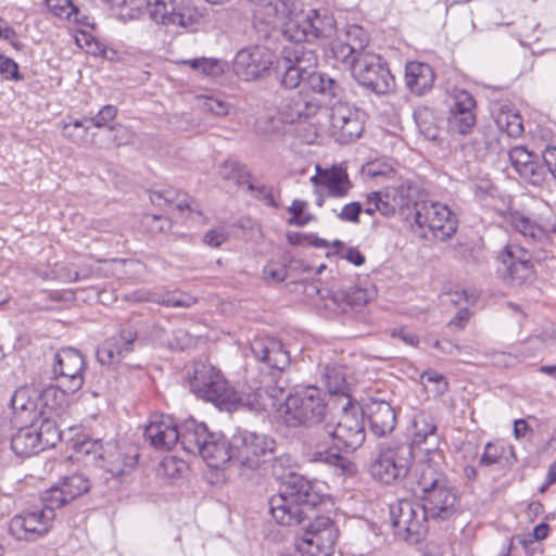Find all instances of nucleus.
Returning <instances> with one entry per match:
<instances>
[{
  "label": "nucleus",
  "instance_id": "f257e3e1",
  "mask_svg": "<svg viewBox=\"0 0 556 556\" xmlns=\"http://www.w3.org/2000/svg\"><path fill=\"white\" fill-rule=\"evenodd\" d=\"M202 458L212 468H224L230 460L242 466L256 468L262 457L274 452L275 441L264 434L239 429L230 440L222 433L208 430L205 439Z\"/></svg>",
  "mask_w": 556,
  "mask_h": 556
},
{
  "label": "nucleus",
  "instance_id": "f03ea898",
  "mask_svg": "<svg viewBox=\"0 0 556 556\" xmlns=\"http://www.w3.org/2000/svg\"><path fill=\"white\" fill-rule=\"evenodd\" d=\"M250 349L256 361L264 364L268 369L275 370V372L270 374L268 381L253 393L244 396L239 395L240 400L233 410L243 406L249 410L260 413L266 410L269 405L275 406L274 400L282 395L286 380L280 375L289 367L290 355L281 341L275 338H255L251 342Z\"/></svg>",
  "mask_w": 556,
  "mask_h": 556
},
{
  "label": "nucleus",
  "instance_id": "7ed1b4c3",
  "mask_svg": "<svg viewBox=\"0 0 556 556\" xmlns=\"http://www.w3.org/2000/svg\"><path fill=\"white\" fill-rule=\"evenodd\" d=\"M323 503V496L315 490L311 480L302 475L289 477L281 485L278 494L269 498V511L277 523L298 526L313 517L317 506Z\"/></svg>",
  "mask_w": 556,
  "mask_h": 556
},
{
  "label": "nucleus",
  "instance_id": "20e7f679",
  "mask_svg": "<svg viewBox=\"0 0 556 556\" xmlns=\"http://www.w3.org/2000/svg\"><path fill=\"white\" fill-rule=\"evenodd\" d=\"M144 437L155 448L170 450L179 443L187 453L202 457L208 428L204 422H199L193 418L177 426L169 417H155L146 427Z\"/></svg>",
  "mask_w": 556,
  "mask_h": 556
},
{
  "label": "nucleus",
  "instance_id": "39448f33",
  "mask_svg": "<svg viewBox=\"0 0 556 556\" xmlns=\"http://www.w3.org/2000/svg\"><path fill=\"white\" fill-rule=\"evenodd\" d=\"M420 491V506L428 519L445 521L457 511L458 495L443 471H431L419 475L416 480Z\"/></svg>",
  "mask_w": 556,
  "mask_h": 556
},
{
  "label": "nucleus",
  "instance_id": "423d86ee",
  "mask_svg": "<svg viewBox=\"0 0 556 556\" xmlns=\"http://www.w3.org/2000/svg\"><path fill=\"white\" fill-rule=\"evenodd\" d=\"M190 390L199 399L212 402L219 409L231 412L239 402V394L219 369L211 364L195 362L190 374Z\"/></svg>",
  "mask_w": 556,
  "mask_h": 556
},
{
  "label": "nucleus",
  "instance_id": "0eeeda50",
  "mask_svg": "<svg viewBox=\"0 0 556 556\" xmlns=\"http://www.w3.org/2000/svg\"><path fill=\"white\" fill-rule=\"evenodd\" d=\"M328 405L321 391L313 386L287 395L280 418L287 427L313 426L325 420Z\"/></svg>",
  "mask_w": 556,
  "mask_h": 556
},
{
  "label": "nucleus",
  "instance_id": "6e6552de",
  "mask_svg": "<svg viewBox=\"0 0 556 556\" xmlns=\"http://www.w3.org/2000/svg\"><path fill=\"white\" fill-rule=\"evenodd\" d=\"M412 464L410 445L406 441L391 440L379 445L369 472L376 481L392 484L406 478Z\"/></svg>",
  "mask_w": 556,
  "mask_h": 556
},
{
  "label": "nucleus",
  "instance_id": "1a4fd4ad",
  "mask_svg": "<svg viewBox=\"0 0 556 556\" xmlns=\"http://www.w3.org/2000/svg\"><path fill=\"white\" fill-rule=\"evenodd\" d=\"M85 359L81 353L73 348H63L54 354L52 375L54 379H61V390L49 387L41 393V399L48 405V399L60 393H74L84 384Z\"/></svg>",
  "mask_w": 556,
  "mask_h": 556
},
{
  "label": "nucleus",
  "instance_id": "9d476101",
  "mask_svg": "<svg viewBox=\"0 0 556 556\" xmlns=\"http://www.w3.org/2000/svg\"><path fill=\"white\" fill-rule=\"evenodd\" d=\"M318 58L314 49L305 45L287 46L277 61L276 72L280 85L287 89H294L316 72Z\"/></svg>",
  "mask_w": 556,
  "mask_h": 556
},
{
  "label": "nucleus",
  "instance_id": "9b49d317",
  "mask_svg": "<svg viewBox=\"0 0 556 556\" xmlns=\"http://www.w3.org/2000/svg\"><path fill=\"white\" fill-rule=\"evenodd\" d=\"M81 453L86 465L103 469L113 478L129 473L138 460L137 454L123 452L115 442H86Z\"/></svg>",
  "mask_w": 556,
  "mask_h": 556
},
{
  "label": "nucleus",
  "instance_id": "f8f14e48",
  "mask_svg": "<svg viewBox=\"0 0 556 556\" xmlns=\"http://www.w3.org/2000/svg\"><path fill=\"white\" fill-rule=\"evenodd\" d=\"M325 430L338 450L355 451L363 445L366 432L361 406L346 397L336 425H326Z\"/></svg>",
  "mask_w": 556,
  "mask_h": 556
},
{
  "label": "nucleus",
  "instance_id": "ddd939ff",
  "mask_svg": "<svg viewBox=\"0 0 556 556\" xmlns=\"http://www.w3.org/2000/svg\"><path fill=\"white\" fill-rule=\"evenodd\" d=\"M338 539V529L331 518L317 516L298 534V549L281 556H330Z\"/></svg>",
  "mask_w": 556,
  "mask_h": 556
},
{
  "label": "nucleus",
  "instance_id": "4468645a",
  "mask_svg": "<svg viewBox=\"0 0 556 556\" xmlns=\"http://www.w3.org/2000/svg\"><path fill=\"white\" fill-rule=\"evenodd\" d=\"M428 520L420 504L400 500L390 505V521L394 534L408 544H418L426 538Z\"/></svg>",
  "mask_w": 556,
  "mask_h": 556
},
{
  "label": "nucleus",
  "instance_id": "2eb2a0df",
  "mask_svg": "<svg viewBox=\"0 0 556 556\" xmlns=\"http://www.w3.org/2000/svg\"><path fill=\"white\" fill-rule=\"evenodd\" d=\"M55 509L41 502V506H34L14 515L9 522V533L21 542H36L43 538L53 527Z\"/></svg>",
  "mask_w": 556,
  "mask_h": 556
},
{
  "label": "nucleus",
  "instance_id": "dca6fc26",
  "mask_svg": "<svg viewBox=\"0 0 556 556\" xmlns=\"http://www.w3.org/2000/svg\"><path fill=\"white\" fill-rule=\"evenodd\" d=\"M352 75L359 86L376 94H387L394 87V77L387 62L378 54H361Z\"/></svg>",
  "mask_w": 556,
  "mask_h": 556
},
{
  "label": "nucleus",
  "instance_id": "f3484780",
  "mask_svg": "<svg viewBox=\"0 0 556 556\" xmlns=\"http://www.w3.org/2000/svg\"><path fill=\"white\" fill-rule=\"evenodd\" d=\"M274 53L264 46H249L240 49L233 60L236 75L244 81L265 78L274 64Z\"/></svg>",
  "mask_w": 556,
  "mask_h": 556
},
{
  "label": "nucleus",
  "instance_id": "a211bd4d",
  "mask_svg": "<svg viewBox=\"0 0 556 556\" xmlns=\"http://www.w3.org/2000/svg\"><path fill=\"white\" fill-rule=\"evenodd\" d=\"M364 113L342 99L330 106V132L339 143L357 139L364 130Z\"/></svg>",
  "mask_w": 556,
  "mask_h": 556
},
{
  "label": "nucleus",
  "instance_id": "6ab92c4d",
  "mask_svg": "<svg viewBox=\"0 0 556 556\" xmlns=\"http://www.w3.org/2000/svg\"><path fill=\"white\" fill-rule=\"evenodd\" d=\"M506 220L516 231L533 242L548 241L549 235L556 232V216L549 207L533 217L511 211Z\"/></svg>",
  "mask_w": 556,
  "mask_h": 556
},
{
  "label": "nucleus",
  "instance_id": "aec40b11",
  "mask_svg": "<svg viewBox=\"0 0 556 556\" xmlns=\"http://www.w3.org/2000/svg\"><path fill=\"white\" fill-rule=\"evenodd\" d=\"M505 266L503 280L510 286H522L534 280L535 271L530 261V254L523 248L515 244L506 245L498 254Z\"/></svg>",
  "mask_w": 556,
  "mask_h": 556
},
{
  "label": "nucleus",
  "instance_id": "412c9836",
  "mask_svg": "<svg viewBox=\"0 0 556 556\" xmlns=\"http://www.w3.org/2000/svg\"><path fill=\"white\" fill-rule=\"evenodd\" d=\"M90 489L89 479L83 473H73L62 479L58 484L43 491L40 500L55 510L81 496Z\"/></svg>",
  "mask_w": 556,
  "mask_h": 556
},
{
  "label": "nucleus",
  "instance_id": "4be33fe9",
  "mask_svg": "<svg viewBox=\"0 0 556 556\" xmlns=\"http://www.w3.org/2000/svg\"><path fill=\"white\" fill-rule=\"evenodd\" d=\"M315 169L316 174L311 177V182L315 188H325L330 198H344L353 188L346 168L342 164H333L326 168L317 164Z\"/></svg>",
  "mask_w": 556,
  "mask_h": 556
},
{
  "label": "nucleus",
  "instance_id": "5701e85b",
  "mask_svg": "<svg viewBox=\"0 0 556 556\" xmlns=\"http://www.w3.org/2000/svg\"><path fill=\"white\" fill-rule=\"evenodd\" d=\"M256 4L254 25L265 37L292 14V4L289 0H260Z\"/></svg>",
  "mask_w": 556,
  "mask_h": 556
},
{
  "label": "nucleus",
  "instance_id": "b1692460",
  "mask_svg": "<svg viewBox=\"0 0 556 556\" xmlns=\"http://www.w3.org/2000/svg\"><path fill=\"white\" fill-rule=\"evenodd\" d=\"M137 332L130 326H125L119 333L106 339L97 349V358L103 365L118 364L134 349Z\"/></svg>",
  "mask_w": 556,
  "mask_h": 556
},
{
  "label": "nucleus",
  "instance_id": "393cba45",
  "mask_svg": "<svg viewBox=\"0 0 556 556\" xmlns=\"http://www.w3.org/2000/svg\"><path fill=\"white\" fill-rule=\"evenodd\" d=\"M440 434L437 433L434 435L426 438V440H421L419 444H409L412 447V462L415 457L418 459V464L416 465V476L430 469L431 471H443L444 466V454L440 448Z\"/></svg>",
  "mask_w": 556,
  "mask_h": 556
},
{
  "label": "nucleus",
  "instance_id": "a878e982",
  "mask_svg": "<svg viewBox=\"0 0 556 556\" xmlns=\"http://www.w3.org/2000/svg\"><path fill=\"white\" fill-rule=\"evenodd\" d=\"M363 417L366 415L370 430L377 437L391 433L396 425V415L391 404L383 400L370 399L361 407Z\"/></svg>",
  "mask_w": 556,
  "mask_h": 556
},
{
  "label": "nucleus",
  "instance_id": "bb28decb",
  "mask_svg": "<svg viewBox=\"0 0 556 556\" xmlns=\"http://www.w3.org/2000/svg\"><path fill=\"white\" fill-rule=\"evenodd\" d=\"M38 399V392L28 387H22L13 393L10 405L15 422L28 424L34 422L38 418L40 415Z\"/></svg>",
  "mask_w": 556,
  "mask_h": 556
},
{
  "label": "nucleus",
  "instance_id": "cd10ccee",
  "mask_svg": "<svg viewBox=\"0 0 556 556\" xmlns=\"http://www.w3.org/2000/svg\"><path fill=\"white\" fill-rule=\"evenodd\" d=\"M346 36L349 37V39H351L352 37H359L357 46L352 45L351 42H343L342 40L339 39L333 40L330 43L329 53L337 61L350 65L353 71L356 61L361 58V54H366V52L363 49L367 42V38L365 37L363 29L357 26L351 27L348 30Z\"/></svg>",
  "mask_w": 556,
  "mask_h": 556
},
{
  "label": "nucleus",
  "instance_id": "c85d7f7f",
  "mask_svg": "<svg viewBox=\"0 0 556 556\" xmlns=\"http://www.w3.org/2000/svg\"><path fill=\"white\" fill-rule=\"evenodd\" d=\"M93 126L90 124L88 116L77 118L68 123H64L62 127L63 136L73 143L88 148L97 147L104 149V144L98 139V132H90Z\"/></svg>",
  "mask_w": 556,
  "mask_h": 556
},
{
  "label": "nucleus",
  "instance_id": "c756f323",
  "mask_svg": "<svg viewBox=\"0 0 556 556\" xmlns=\"http://www.w3.org/2000/svg\"><path fill=\"white\" fill-rule=\"evenodd\" d=\"M302 83L313 92L319 93L324 100L327 101L329 106L343 99V87L337 79L330 77L328 74L316 71Z\"/></svg>",
  "mask_w": 556,
  "mask_h": 556
},
{
  "label": "nucleus",
  "instance_id": "7c9ffc66",
  "mask_svg": "<svg viewBox=\"0 0 556 556\" xmlns=\"http://www.w3.org/2000/svg\"><path fill=\"white\" fill-rule=\"evenodd\" d=\"M431 66L422 62H408L405 66L406 87L415 94L421 96L430 90L434 83Z\"/></svg>",
  "mask_w": 556,
  "mask_h": 556
},
{
  "label": "nucleus",
  "instance_id": "2f4dec72",
  "mask_svg": "<svg viewBox=\"0 0 556 556\" xmlns=\"http://www.w3.org/2000/svg\"><path fill=\"white\" fill-rule=\"evenodd\" d=\"M465 156L472 160H483L490 153L500 150V140L495 134L478 129L473 136L462 144Z\"/></svg>",
  "mask_w": 556,
  "mask_h": 556
},
{
  "label": "nucleus",
  "instance_id": "473e14b6",
  "mask_svg": "<svg viewBox=\"0 0 556 556\" xmlns=\"http://www.w3.org/2000/svg\"><path fill=\"white\" fill-rule=\"evenodd\" d=\"M312 28L309 27V17L304 12L291 14L281 26L282 36L294 45H311Z\"/></svg>",
  "mask_w": 556,
  "mask_h": 556
},
{
  "label": "nucleus",
  "instance_id": "72a5a7b5",
  "mask_svg": "<svg viewBox=\"0 0 556 556\" xmlns=\"http://www.w3.org/2000/svg\"><path fill=\"white\" fill-rule=\"evenodd\" d=\"M11 438V448L21 457H28L40 452L37 426L34 422L22 424Z\"/></svg>",
  "mask_w": 556,
  "mask_h": 556
},
{
  "label": "nucleus",
  "instance_id": "f704fd0d",
  "mask_svg": "<svg viewBox=\"0 0 556 556\" xmlns=\"http://www.w3.org/2000/svg\"><path fill=\"white\" fill-rule=\"evenodd\" d=\"M388 189L391 194L388 195V198H391L392 202H394L400 215L406 222H410L414 202H418L416 200L418 193L417 187L409 181H402L388 187Z\"/></svg>",
  "mask_w": 556,
  "mask_h": 556
},
{
  "label": "nucleus",
  "instance_id": "c9c22d12",
  "mask_svg": "<svg viewBox=\"0 0 556 556\" xmlns=\"http://www.w3.org/2000/svg\"><path fill=\"white\" fill-rule=\"evenodd\" d=\"M444 204L439 202L420 201L414 202L413 214L410 216V225L416 226L418 236L422 239H428L430 224H433L437 216L440 215L439 206Z\"/></svg>",
  "mask_w": 556,
  "mask_h": 556
},
{
  "label": "nucleus",
  "instance_id": "e433bc0d",
  "mask_svg": "<svg viewBox=\"0 0 556 556\" xmlns=\"http://www.w3.org/2000/svg\"><path fill=\"white\" fill-rule=\"evenodd\" d=\"M312 462L323 463L329 467L337 477H351L356 473V465L348 457L331 450L316 451Z\"/></svg>",
  "mask_w": 556,
  "mask_h": 556
},
{
  "label": "nucleus",
  "instance_id": "4c0bfd02",
  "mask_svg": "<svg viewBox=\"0 0 556 556\" xmlns=\"http://www.w3.org/2000/svg\"><path fill=\"white\" fill-rule=\"evenodd\" d=\"M281 109L286 121L294 123L314 116L318 112L319 105L299 93L286 99Z\"/></svg>",
  "mask_w": 556,
  "mask_h": 556
},
{
  "label": "nucleus",
  "instance_id": "58836bf2",
  "mask_svg": "<svg viewBox=\"0 0 556 556\" xmlns=\"http://www.w3.org/2000/svg\"><path fill=\"white\" fill-rule=\"evenodd\" d=\"M149 198L151 203L159 207L168 206L178 211H194L192 207V199L188 194L181 193L176 189L168 188L164 190H150Z\"/></svg>",
  "mask_w": 556,
  "mask_h": 556
},
{
  "label": "nucleus",
  "instance_id": "ea45409f",
  "mask_svg": "<svg viewBox=\"0 0 556 556\" xmlns=\"http://www.w3.org/2000/svg\"><path fill=\"white\" fill-rule=\"evenodd\" d=\"M370 298L371 292L369 290L357 286H350L334 291L332 301L342 311H346L348 308L361 309L370 301Z\"/></svg>",
  "mask_w": 556,
  "mask_h": 556
},
{
  "label": "nucleus",
  "instance_id": "a19ab883",
  "mask_svg": "<svg viewBox=\"0 0 556 556\" xmlns=\"http://www.w3.org/2000/svg\"><path fill=\"white\" fill-rule=\"evenodd\" d=\"M438 433L434 416L427 410L416 413L409 427L410 441L407 444H419L421 440Z\"/></svg>",
  "mask_w": 556,
  "mask_h": 556
},
{
  "label": "nucleus",
  "instance_id": "79ce46f5",
  "mask_svg": "<svg viewBox=\"0 0 556 556\" xmlns=\"http://www.w3.org/2000/svg\"><path fill=\"white\" fill-rule=\"evenodd\" d=\"M414 121L419 132L430 141L440 139L441 129L435 112L425 105L417 106L414 111Z\"/></svg>",
  "mask_w": 556,
  "mask_h": 556
},
{
  "label": "nucleus",
  "instance_id": "37998d69",
  "mask_svg": "<svg viewBox=\"0 0 556 556\" xmlns=\"http://www.w3.org/2000/svg\"><path fill=\"white\" fill-rule=\"evenodd\" d=\"M323 380L330 394H341L346 402L350 390L346 382V368L339 364L326 365L323 370Z\"/></svg>",
  "mask_w": 556,
  "mask_h": 556
},
{
  "label": "nucleus",
  "instance_id": "c03bdc74",
  "mask_svg": "<svg viewBox=\"0 0 556 556\" xmlns=\"http://www.w3.org/2000/svg\"><path fill=\"white\" fill-rule=\"evenodd\" d=\"M440 215L437 216L433 224H430L428 239L432 236L434 239L444 241L451 238L457 230V219L452 211L446 206H439Z\"/></svg>",
  "mask_w": 556,
  "mask_h": 556
},
{
  "label": "nucleus",
  "instance_id": "a18cd8bd",
  "mask_svg": "<svg viewBox=\"0 0 556 556\" xmlns=\"http://www.w3.org/2000/svg\"><path fill=\"white\" fill-rule=\"evenodd\" d=\"M306 15L309 17V27L312 28L313 40L321 37H330L336 27V21L332 15L326 11L309 10Z\"/></svg>",
  "mask_w": 556,
  "mask_h": 556
},
{
  "label": "nucleus",
  "instance_id": "49530a36",
  "mask_svg": "<svg viewBox=\"0 0 556 556\" xmlns=\"http://www.w3.org/2000/svg\"><path fill=\"white\" fill-rule=\"evenodd\" d=\"M179 2L177 0H148L147 8L153 21L169 25L172 23V11L177 13Z\"/></svg>",
  "mask_w": 556,
  "mask_h": 556
},
{
  "label": "nucleus",
  "instance_id": "de8ad7c7",
  "mask_svg": "<svg viewBox=\"0 0 556 556\" xmlns=\"http://www.w3.org/2000/svg\"><path fill=\"white\" fill-rule=\"evenodd\" d=\"M497 127L509 137L518 138L523 132L522 118L518 112L513 110H501L495 118Z\"/></svg>",
  "mask_w": 556,
  "mask_h": 556
},
{
  "label": "nucleus",
  "instance_id": "09e8293b",
  "mask_svg": "<svg viewBox=\"0 0 556 556\" xmlns=\"http://www.w3.org/2000/svg\"><path fill=\"white\" fill-rule=\"evenodd\" d=\"M38 443L40 452L54 447L61 441V431L59 430L55 421L43 419L39 427H37Z\"/></svg>",
  "mask_w": 556,
  "mask_h": 556
},
{
  "label": "nucleus",
  "instance_id": "8fccbe9b",
  "mask_svg": "<svg viewBox=\"0 0 556 556\" xmlns=\"http://www.w3.org/2000/svg\"><path fill=\"white\" fill-rule=\"evenodd\" d=\"M295 468V463L290 455L275 457L270 465L271 475L281 482V485L289 480V477L299 475Z\"/></svg>",
  "mask_w": 556,
  "mask_h": 556
},
{
  "label": "nucleus",
  "instance_id": "3c124183",
  "mask_svg": "<svg viewBox=\"0 0 556 556\" xmlns=\"http://www.w3.org/2000/svg\"><path fill=\"white\" fill-rule=\"evenodd\" d=\"M475 126L476 114L473 112L448 114L447 128L451 134L467 135Z\"/></svg>",
  "mask_w": 556,
  "mask_h": 556
},
{
  "label": "nucleus",
  "instance_id": "603ef678",
  "mask_svg": "<svg viewBox=\"0 0 556 556\" xmlns=\"http://www.w3.org/2000/svg\"><path fill=\"white\" fill-rule=\"evenodd\" d=\"M452 103L450 104V114H460V112H473L476 101L471 93L464 89H454L451 93Z\"/></svg>",
  "mask_w": 556,
  "mask_h": 556
},
{
  "label": "nucleus",
  "instance_id": "864d4df0",
  "mask_svg": "<svg viewBox=\"0 0 556 556\" xmlns=\"http://www.w3.org/2000/svg\"><path fill=\"white\" fill-rule=\"evenodd\" d=\"M118 109L113 104L103 105L97 114L88 116L90 124L93 128L110 130L114 126V121L117 117Z\"/></svg>",
  "mask_w": 556,
  "mask_h": 556
},
{
  "label": "nucleus",
  "instance_id": "5fc2aeb1",
  "mask_svg": "<svg viewBox=\"0 0 556 556\" xmlns=\"http://www.w3.org/2000/svg\"><path fill=\"white\" fill-rule=\"evenodd\" d=\"M108 132H110L108 140H100L104 144V148H109L110 146H126L131 143L135 138L134 131L119 123H114V126L110 127Z\"/></svg>",
  "mask_w": 556,
  "mask_h": 556
},
{
  "label": "nucleus",
  "instance_id": "6e6d98bb",
  "mask_svg": "<svg viewBox=\"0 0 556 556\" xmlns=\"http://www.w3.org/2000/svg\"><path fill=\"white\" fill-rule=\"evenodd\" d=\"M172 25L181 27H190L198 24L202 17V14L193 7L179 2L177 13L172 12Z\"/></svg>",
  "mask_w": 556,
  "mask_h": 556
},
{
  "label": "nucleus",
  "instance_id": "4d7b16f0",
  "mask_svg": "<svg viewBox=\"0 0 556 556\" xmlns=\"http://www.w3.org/2000/svg\"><path fill=\"white\" fill-rule=\"evenodd\" d=\"M507 450L509 451V453L511 455L514 454L513 447H510V446H505L504 444L489 442L484 446V451L480 457L479 464L481 466H492V465L502 464L505 452Z\"/></svg>",
  "mask_w": 556,
  "mask_h": 556
},
{
  "label": "nucleus",
  "instance_id": "13d9d810",
  "mask_svg": "<svg viewBox=\"0 0 556 556\" xmlns=\"http://www.w3.org/2000/svg\"><path fill=\"white\" fill-rule=\"evenodd\" d=\"M519 175L529 184L533 186H541L547 176L546 163L544 161L541 162L538 156L528 164V167H526V169Z\"/></svg>",
  "mask_w": 556,
  "mask_h": 556
},
{
  "label": "nucleus",
  "instance_id": "bf43d9fd",
  "mask_svg": "<svg viewBox=\"0 0 556 556\" xmlns=\"http://www.w3.org/2000/svg\"><path fill=\"white\" fill-rule=\"evenodd\" d=\"M388 195H391L388 188L383 192H372L367 197V204H375L378 212L384 216L394 215L399 211Z\"/></svg>",
  "mask_w": 556,
  "mask_h": 556
},
{
  "label": "nucleus",
  "instance_id": "052dcab7",
  "mask_svg": "<svg viewBox=\"0 0 556 556\" xmlns=\"http://www.w3.org/2000/svg\"><path fill=\"white\" fill-rule=\"evenodd\" d=\"M307 203L302 200H294L288 211L291 213V218L288 220L290 225L303 227L314 219V215L305 213Z\"/></svg>",
  "mask_w": 556,
  "mask_h": 556
},
{
  "label": "nucleus",
  "instance_id": "680f3d73",
  "mask_svg": "<svg viewBox=\"0 0 556 556\" xmlns=\"http://www.w3.org/2000/svg\"><path fill=\"white\" fill-rule=\"evenodd\" d=\"M539 155L529 152L523 147H516L509 151V160L518 174L522 173Z\"/></svg>",
  "mask_w": 556,
  "mask_h": 556
},
{
  "label": "nucleus",
  "instance_id": "e2e57ef3",
  "mask_svg": "<svg viewBox=\"0 0 556 556\" xmlns=\"http://www.w3.org/2000/svg\"><path fill=\"white\" fill-rule=\"evenodd\" d=\"M47 7L50 12L55 16L71 20L73 15L74 3L72 0H46Z\"/></svg>",
  "mask_w": 556,
  "mask_h": 556
},
{
  "label": "nucleus",
  "instance_id": "0e129e2a",
  "mask_svg": "<svg viewBox=\"0 0 556 556\" xmlns=\"http://www.w3.org/2000/svg\"><path fill=\"white\" fill-rule=\"evenodd\" d=\"M0 74L10 80H22L23 76L18 72V64L11 58L0 54Z\"/></svg>",
  "mask_w": 556,
  "mask_h": 556
},
{
  "label": "nucleus",
  "instance_id": "69168bd1",
  "mask_svg": "<svg viewBox=\"0 0 556 556\" xmlns=\"http://www.w3.org/2000/svg\"><path fill=\"white\" fill-rule=\"evenodd\" d=\"M363 212V206L359 202H351L345 204L342 210L337 213V217L342 222L357 224L359 223V215Z\"/></svg>",
  "mask_w": 556,
  "mask_h": 556
},
{
  "label": "nucleus",
  "instance_id": "338daca9",
  "mask_svg": "<svg viewBox=\"0 0 556 556\" xmlns=\"http://www.w3.org/2000/svg\"><path fill=\"white\" fill-rule=\"evenodd\" d=\"M191 336L184 329L174 330L172 338L167 341L168 348L173 351H184L186 348L191 345Z\"/></svg>",
  "mask_w": 556,
  "mask_h": 556
},
{
  "label": "nucleus",
  "instance_id": "774afa93",
  "mask_svg": "<svg viewBox=\"0 0 556 556\" xmlns=\"http://www.w3.org/2000/svg\"><path fill=\"white\" fill-rule=\"evenodd\" d=\"M203 108L216 116H225L229 113L230 104L214 97H205Z\"/></svg>",
  "mask_w": 556,
  "mask_h": 556
}]
</instances>
